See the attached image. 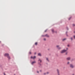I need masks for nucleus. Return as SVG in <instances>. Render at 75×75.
<instances>
[{
	"mask_svg": "<svg viewBox=\"0 0 75 75\" xmlns=\"http://www.w3.org/2000/svg\"><path fill=\"white\" fill-rule=\"evenodd\" d=\"M66 49H67V50H68V48H66Z\"/></svg>",
	"mask_w": 75,
	"mask_h": 75,
	"instance_id": "nucleus-35",
	"label": "nucleus"
},
{
	"mask_svg": "<svg viewBox=\"0 0 75 75\" xmlns=\"http://www.w3.org/2000/svg\"><path fill=\"white\" fill-rule=\"evenodd\" d=\"M52 33H54L55 32L54 31V30L53 29L52 30Z\"/></svg>",
	"mask_w": 75,
	"mask_h": 75,
	"instance_id": "nucleus-14",
	"label": "nucleus"
},
{
	"mask_svg": "<svg viewBox=\"0 0 75 75\" xmlns=\"http://www.w3.org/2000/svg\"><path fill=\"white\" fill-rule=\"evenodd\" d=\"M66 40V39H65V38L63 39L62 40V41H65V40Z\"/></svg>",
	"mask_w": 75,
	"mask_h": 75,
	"instance_id": "nucleus-15",
	"label": "nucleus"
},
{
	"mask_svg": "<svg viewBox=\"0 0 75 75\" xmlns=\"http://www.w3.org/2000/svg\"><path fill=\"white\" fill-rule=\"evenodd\" d=\"M69 67L71 68H74V66L72 64H70Z\"/></svg>",
	"mask_w": 75,
	"mask_h": 75,
	"instance_id": "nucleus-5",
	"label": "nucleus"
},
{
	"mask_svg": "<svg viewBox=\"0 0 75 75\" xmlns=\"http://www.w3.org/2000/svg\"><path fill=\"white\" fill-rule=\"evenodd\" d=\"M45 37H49L50 36H49V35H48V34H46L45 35Z\"/></svg>",
	"mask_w": 75,
	"mask_h": 75,
	"instance_id": "nucleus-11",
	"label": "nucleus"
},
{
	"mask_svg": "<svg viewBox=\"0 0 75 75\" xmlns=\"http://www.w3.org/2000/svg\"><path fill=\"white\" fill-rule=\"evenodd\" d=\"M66 59L68 61H69L70 59H71V57H68L66 58Z\"/></svg>",
	"mask_w": 75,
	"mask_h": 75,
	"instance_id": "nucleus-8",
	"label": "nucleus"
},
{
	"mask_svg": "<svg viewBox=\"0 0 75 75\" xmlns=\"http://www.w3.org/2000/svg\"><path fill=\"white\" fill-rule=\"evenodd\" d=\"M38 64L39 65V68H42V64H41V62H42V60L40 59V58H39L38 60Z\"/></svg>",
	"mask_w": 75,
	"mask_h": 75,
	"instance_id": "nucleus-1",
	"label": "nucleus"
},
{
	"mask_svg": "<svg viewBox=\"0 0 75 75\" xmlns=\"http://www.w3.org/2000/svg\"><path fill=\"white\" fill-rule=\"evenodd\" d=\"M42 37H45V35H42Z\"/></svg>",
	"mask_w": 75,
	"mask_h": 75,
	"instance_id": "nucleus-25",
	"label": "nucleus"
},
{
	"mask_svg": "<svg viewBox=\"0 0 75 75\" xmlns=\"http://www.w3.org/2000/svg\"><path fill=\"white\" fill-rule=\"evenodd\" d=\"M49 74V72H47V74Z\"/></svg>",
	"mask_w": 75,
	"mask_h": 75,
	"instance_id": "nucleus-28",
	"label": "nucleus"
},
{
	"mask_svg": "<svg viewBox=\"0 0 75 75\" xmlns=\"http://www.w3.org/2000/svg\"><path fill=\"white\" fill-rule=\"evenodd\" d=\"M57 73V75H60V73L59 70L58 69H57L56 70Z\"/></svg>",
	"mask_w": 75,
	"mask_h": 75,
	"instance_id": "nucleus-4",
	"label": "nucleus"
},
{
	"mask_svg": "<svg viewBox=\"0 0 75 75\" xmlns=\"http://www.w3.org/2000/svg\"><path fill=\"white\" fill-rule=\"evenodd\" d=\"M59 45H57L56 46V47L57 48H58L59 50H61V47H59Z\"/></svg>",
	"mask_w": 75,
	"mask_h": 75,
	"instance_id": "nucleus-6",
	"label": "nucleus"
},
{
	"mask_svg": "<svg viewBox=\"0 0 75 75\" xmlns=\"http://www.w3.org/2000/svg\"><path fill=\"white\" fill-rule=\"evenodd\" d=\"M43 40L44 41H46V39H45V38H44V39H43Z\"/></svg>",
	"mask_w": 75,
	"mask_h": 75,
	"instance_id": "nucleus-20",
	"label": "nucleus"
},
{
	"mask_svg": "<svg viewBox=\"0 0 75 75\" xmlns=\"http://www.w3.org/2000/svg\"><path fill=\"white\" fill-rule=\"evenodd\" d=\"M67 51V50H63L61 51L60 53H61V54H63V53H64V52H65Z\"/></svg>",
	"mask_w": 75,
	"mask_h": 75,
	"instance_id": "nucleus-3",
	"label": "nucleus"
},
{
	"mask_svg": "<svg viewBox=\"0 0 75 75\" xmlns=\"http://www.w3.org/2000/svg\"><path fill=\"white\" fill-rule=\"evenodd\" d=\"M70 39H71V41H72V40H73V39L72 38V37Z\"/></svg>",
	"mask_w": 75,
	"mask_h": 75,
	"instance_id": "nucleus-17",
	"label": "nucleus"
},
{
	"mask_svg": "<svg viewBox=\"0 0 75 75\" xmlns=\"http://www.w3.org/2000/svg\"><path fill=\"white\" fill-rule=\"evenodd\" d=\"M67 47H69V45H67Z\"/></svg>",
	"mask_w": 75,
	"mask_h": 75,
	"instance_id": "nucleus-30",
	"label": "nucleus"
},
{
	"mask_svg": "<svg viewBox=\"0 0 75 75\" xmlns=\"http://www.w3.org/2000/svg\"><path fill=\"white\" fill-rule=\"evenodd\" d=\"M37 73H39V71H37Z\"/></svg>",
	"mask_w": 75,
	"mask_h": 75,
	"instance_id": "nucleus-31",
	"label": "nucleus"
},
{
	"mask_svg": "<svg viewBox=\"0 0 75 75\" xmlns=\"http://www.w3.org/2000/svg\"><path fill=\"white\" fill-rule=\"evenodd\" d=\"M4 56L5 57H6L8 59H10V57L9 56V54L8 53H5L4 54Z\"/></svg>",
	"mask_w": 75,
	"mask_h": 75,
	"instance_id": "nucleus-2",
	"label": "nucleus"
},
{
	"mask_svg": "<svg viewBox=\"0 0 75 75\" xmlns=\"http://www.w3.org/2000/svg\"><path fill=\"white\" fill-rule=\"evenodd\" d=\"M36 62V61H34V62H31V64H32V65H33Z\"/></svg>",
	"mask_w": 75,
	"mask_h": 75,
	"instance_id": "nucleus-9",
	"label": "nucleus"
},
{
	"mask_svg": "<svg viewBox=\"0 0 75 75\" xmlns=\"http://www.w3.org/2000/svg\"><path fill=\"white\" fill-rule=\"evenodd\" d=\"M29 54H31V52H29Z\"/></svg>",
	"mask_w": 75,
	"mask_h": 75,
	"instance_id": "nucleus-22",
	"label": "nucleus"
},
{
	"mask_svg": "<svg viewBox=\"0 0 75 75\" xmlns=\"http://www.w3.org/2000/svg\"><path fill=\"white\" fill-rule=\"evenodd\" d=\"M46 60L47 61H48V62H50V60H49V59H48V58L47 57H46Z\"/></svg>",
	"mask_w": 75,
	"mask_h": 75,
	"instance_id": "nucleus-12",
	"label": "nucleus"
},
{
	"mask_svg": "<svg viewBox=\"0 0 75 75\" xmlns=\"http://www.w3.org/2000/svg\"><path fill=\"white\" fill-rule=\"evenodd\" d=\"M73 26H75V24H73Z\"/></svg>",
	"mask_w": 75,
	"mask_h": 75,
	"instance_id": "nucleus-24",
	"label": "nucleus"
},
{
	"mask_svg": "<svg viewBox=\"0 0 75 75\" xmlns=\"http://www.w3.org/2000/svg\"><path fill=\"white\" fill-rule=\"evenodd\" d=\"M71 17H70L69 18V20H70L71 19Z\"/></svg>",
	"mask_w": 75,
	"mask_h": 75,
	"instance_id": "nucleus-19",
	"label": "nucleus"
},
{
	"mask_svg": "<svg viewBox=\"0 0 75 75\" xmlns=\"http://www.w3.org/2000/svg\"><path fill=\"white\" fill-rule=\"evenodd\" d=\"M37 44H38L37 42H36L35 43V45H37Z\"/></svg>",
	"mask_w": 75,
	"mask_h": 75,
	"instance_id": "nucleus-18",
	"label": "nucleus"
},
{
	"mask_svg": "<svg viewBox=\"0 0 75 75\" xmlns=\"http://www.w3.org/2000/svg\"><path fill=\"white\" fill-rule=\"evenodd\" d=\"M14 75H16V74H14Z\"/></svg>",
	"mask_w": 75,
	"mask_h": 75,
	"instance_id": "nucleus-39",
	"label": "nucleus"
},
{
	"mask_svg": "<svg viewBox=\"0 0 75 75\" xmlns=\"http://www.w3.org/2000/svg\"><path fill=\"white\" fill-rule=\"evenodd\" d=\"M31 59H35L36 58V56H34L33 57V56L31 57Z\"/></svg>",
	"mask_w": 75,
	"mask_h": 75,
	"instance_id": "nucleus-7",
	"label": "nucleus"
},
{
	"mask_svg": "<svg viewBox=\"0 0 75 75\" xmlns=\"http://www.w3.org/2000/svg\"><path fill=\"white\" fill-rule=\"evenodd\" d=\"M38 56H40V57H41V56H42L41 54L40 53H38Z\"/></svg>",
	"mask_w": 75,
	"mask_h": 75,
	"instance_id": "nucleus-10",
	"label": "nucleus"
},
{
	"mask_svg": "<svg viewBox=\"0 0 75 75\" xmlns=\"http://www.w3.org/2000/svg\"><path fill=\"white\" fill-rule=\"evenodd\" d=\"M74 33H75V31L74 32Z\"/></svg>",
	"mask_w": 75,
	"mask_h": 75,
	"instance_id": "nucleus-36",
	"label": "nucleus"
},
{
	"mask_svg": "<svg viewBox=\"0 0 75 75\" xmlns=\"http://www.w3.org/2000/svg\"><path fill=\"white\" fill-rule=\"evenodd\" d=\"M67 65H69V62H67Z\"/></svg>",
	"mask_w": 75,
	"mask_h": 75,
	"instance_id": "nucleus-16",
	"label": "nucleus"
},
{
	"mask_svg": "<svg viewBox=\"0 0 75 75\" xmlns=\"http://www.w3.org/2000/svg\"><path fill=\"white\" fill-rule=\"evenodd\" d=\"M40 72H42V70H40Z\"/></svg>",
	"mask_w": 75,
	"mask_h": 75,
	"instance_id": "nucleus-32",
	"label": "nucleus"
},
{
	"mask_svg": "<svg viewBox=\"0 0 75 75\" xmlns=\"http://www.w3.org/2000/svg\"><path fill=\"white\" fill-rule=\"evenodd\" d=\"M0 42H1V41H0Z\"/></svg>",
	"mask_w": 75,
	"mask_h": 75,
	"instance_id": "nucleus-38",
	"label": "nucleus"
},
{
	"mask_svg": "<svg viewBox=\"0 0 75 75\" xmlns=\"http://www.w3.org/2000/svg\"><path fill=\"white\" fill-rule=\"evenodd\" d=\"M36 52H35L34 53V55H36Z\"/></svg>",
	"mask_w": 75,
	"mask_h": 75,
	"instance_id": "nucleus-26",
	"label": "nucleus"
},
{
	"mask_svg": "<svg viewBox=\"0 0 75 75\" xmlns=\"http://www.w3.org/2000/svg\"><path fill=\"white\" fill-rule=\"evenodd\" d=\"M73 37H74V39H75V35H74L73 36Z\"/></svg>",
	"mask_w": 75,
	"mask_h": 75,
	"instance_id": "nucleus-23",
	"label": "nucleus"
},
{
	"mask_svg": "<svg viewBox=\"0 0 75 75\" xmlns=\"http://www.w3.org/2000/svg\"><path fill=\"white\" fill-rule=\"evenodd\" d=\"M47 31V29H46V30H45V32H46V31Z\"/></svg>",
	"mask_w": 75,
	"mask_h": 75,
	"instance_id": "nucleus-27",
	"label": "nucleus"
},
{
	"mask_svg": "<svg viewBox=\"0 0 75 75\" xmlns=\"http://www.w3.org/2000/svg\"><path fill=\"white\" fill-rule=\"evenodd\" d=\"M46 73H44V75H46Z\"/></svg>",
	"mask_w": 75,
	"mask_h": 75,
	"instance_id": "nucleus-29",
	"label": "nucleus"
},
{
	"mask_svg": "<svg viewBox=\"0 0 75 75\" xmlns=\"http://www.w3.org/2000/svg\"><path fill=\"white\" fill-rule=\"evenodd\" d=\"M4 75H6V74H5V73H4Z\"/></svg>",
	"mask_w": 75,
	"mask_h": 75,
	"instance_id": "nucleus-34",
	"label": "nucleus"
},
{
	"mask_svg": "<svg viewBox=\"0 0 75 75\" xmlns=\"http://www.w3.org/2000/svg\"><path fill=\"white\" fill-rule=\"evenodd\" d=\"M68 32H66V34L67 36V37H68Z\"/></svg>",
	"mask_w": 75,
	"mask_h": 75,
	"instance_id": "nucleus-13",
	"label": "nucleus"
},
{
	"mask_svg": "<svg viewBox=\"0 0 75 75\" xmlns=\"http://www.w3.org/2000/svg\"><path fill=\"white\" fill-rule=\"evenodd\" d=\"M66 55H67V52H66Z\"/></svg>",
	"mask_w": 75,
	"mask_h": 75,
	"instance_id": "nucleus-33",
	"label": "nucleus"
},
{
	"mask_svg": "<svg viewBox=\"0 0 75 75\" xmlns=\"http://www.w3.org/2000/svg\"><path fill=\"white\" fill-rule=\"evenodd\" d=\"M66 29H67V30H69V29H68V27H67L66 28Z\"/></svg>",
	"mask_w": 75,
	"mask_h": 75,
	"instance_id": "nucleus-21",
	"label": "nucleus"
},
{
	"mask_svg": "<svg viewBox=\"0 0 75 75\" xmlns=\"http://www.w3.org/2000/svg\"><path fill=\"white\" fill-rule=\"evenodd\" d=\"M72 75H74V74H73Z\"/></svg>",
	"mask_w": 75,
	"mask_h": 75,
	"instance_id": "nucleus-37",
	"label": "nucleus"
}]
</instances>
